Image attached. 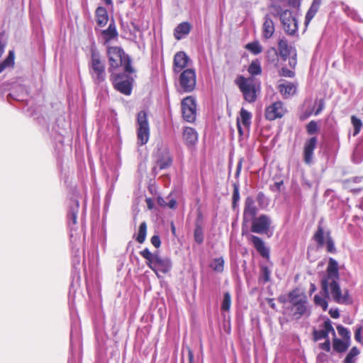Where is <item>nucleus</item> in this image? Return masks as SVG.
I'll use <instances>...</instances> for the list:
<instances>
[{
	"label": "nucleus",
	"mask_w": 363,
	"mask_h": 363,
	"mask_svg": "<svg viewBox=\"0 0 363 363\" xmlns=\"http://www.w3.org/2000/svg\"><path fill=\"white\" fill-rule=\"evenodd\" d=\"M340 279L339 267L337 262L330 257L326 274L320 281L322 292L326 297H329V291L333 300L338 304L349 305L352 303V298L347 289L342 292L338 283Z\"/></svg>",
	"instance_id": "f257e3e1"
},
{
	"label": "nucleus",
	"mask_w": 363,
	"mask_h": 363,
	"mask_svg": "<svg viewBox=\"0 0 363 363\" xmlns=\"http://www.w3.org/2000/svg\"><path fill=\"white\" fill-rule=\"evenodd\" d=\"M106 55L108 60V72H115L121 66L124 67L126 73L132 74L134 69L131 65L130 57L125 54L124 50L118 46H108Z\"/></svg>",
	"instance_id": "f03ea898"
},
{
	"label": "nucleus",
	"mask_w": 363,
	"mask_h": 363,
	"mask_svg": "<svg viewBox=\"0 0 363 363\" xmlns=\"http://www.w3.org/2000/svg\"><path fill=\"white\" fill-rule=\"evenodd\" d=\"M140 255L146 260L147 266L151 269L157 277L158 272L167 274L172 267V261L168 257H162L157 252L152 253L148 248H145L140 252Z\"/></svg>",
	"instance_id": "7ed1b4c3"
},
{
	"label": "nucleus",
	"mask_w": 363,
	"mask_h": 363,
	"mask_svg": "<svg viewBox=\"0 0 363 363\" xmlns=\"http://www.w3.org/2000/svg\"><path fill=\"white\" fill-rule=\"evenodd\" d=\"M288 298L291 306L286 308L288 315L291 320H299L303 315L308 314L307 298L306 296L299 294L298 289L290 291Z\"/></svg>",
	"instance_id": "20e7f679"
},
{
	"label": "nucleus",
	"mask_w": 363,
	"mask_h": 363,
	"mask_svg": "<svg viewBox=\"0 0 363 363\" xmlns=\"http://www.w3.org/2000/svg\"><path fill=\"white\" fill-rule=\"evenodd\" d=\"M235 83L242 92L246 101L253 103L257 100V94L260 91V83L255 77H245L240 75L235 79Z\"/></svg>",
	"instance_id": "39448f33"
},
{
	"label": "nucleus",
	"mask_w": 363,
	"mask_h": 363,
	"mask_svg": "<svg viewBox=\"0 0 363 363\" xmlns=\"http://www.w3.org/2000/svg\"><path fill=\"white\" fill-rule=\"evenodd\" d=\"M89 68V74L94 84L100 85L106 81V65L99 52L91 51Z\"/></svg>",
	"instance_id": "423d86ee"
},
{
	"label": "nucleus",
	"mask_w": 363,
	"mask_h": 363,
	"mask_svg": "<svg viewBox=\"0 0 363 363\" xmlns=\"http://www.w3.org/2000/svg\"><path fill=\"white\" fill-rule=\"evenodd\" d=\"M274 9V16H279L280 21L283 25L284 31L290 35H294L298 30V23L295 17L293 16L292 12L289 9L281 11L280 6H272Z\"/></svg>",
	"instance_id": "0eeeda50"
},
{
	"label": "nucleus",
	"mask_w": 363,
	"mask_h": 363,
	"mask_svg": "<svg viewBox=\"0 0 363 363\" xmlns=\"http://www.w3.org/2000/svg\"><path fill=\"white\" fill-rule=\"evenodd\" d=\"M110 80L116 90L124 95H130L132 92V82L130 77L128 74L112 72L110 74Z\"/></svg>",
	"instance_id": "6e6552de"
},
{
	"label": "nucleus",
	"mask_w": 363,
	"mask_h": 363,
	"mask_svg": "<svg viewBox=\"0 0 363 363\" xmlns=\"http://www.w3.org/2000/svg\"><path fill=\"white\" fill-rule=\"evenodd\" d=\"M137 130L138 143L140 145L146 144L150 138V126L147 120V114L145 111H140L137 116Z\"/></svg>",
	"instance_id": "1a4fd4ad"
},
{
	"label": "nucleus",
	"mask_w": 363,
	"mask_h": 363,
	"mask_svg": "<svg viewBox=\"0 0 363 363\" xmlns=\"http://www.w3.org/2000/svg\"><path fill=\"white\" fill-rule=\"evenodd\" d=\"M179 84L184 92L189 93L194 90L196 84V75L194 69H185L181 72Z\"/></svg>",
	"instance_id": "9d476101"
},
{
	"label": "nucleus",
	"mask_w": 363,
	"mask_h": 363,
	"mask_svg": "<svg viewBox=\"0 0 363 363\" xmlns=\"http://www.w3.org/2000/svg\"><path fill=\"white\" fill-rule=\"evenodd\" d=\"M325 231L323 227L318 224L316 231L314 233L313 239L316 242L318 247H323L326 245V249L328 252L335 253L336 249L335 247L334 241L330 236V232H328L325 235V241L324 240Z\"/></svg>",
	"instance_id": "9b49d317"
},
{
	"label": "nucleus",
	"mask_w": 363,
	"mask_h": 363,
	"mask_svg": "<svg viewBox=\"0 0 363 363\" xmlns=\"http://www.w3.org/2000/svg\"><path fill=\"white\" fill-rule=\"evenodd\" d=\"M183 118L189 123H193L196 117V105L195 99L191 96H186L182 101Z\"/></svg>",
	"instance_id": "f8f14e48"
},
{
	"label": "nucleus",
	"mask_w": 363,
	"mask_h": 363,
	"mask_svg": "<svg viewBox=\"0 0 363 363\" xmlns=\"http://www.w3.org/2000/svg\"><path fill=\"white\" fill-rule=\"evenodd\" d=\"M286 108L282 101H275L266 107L264 117L268 121H274L282 118L286 113Z\"/></svg>",
	"instance_id": "ddd939ff"
},
{
	"label": "nucleus",
	"mask_w": 363,
	"mask_h": 363,
	"mask_svg": "<svg viewBox=\"0 0 363 363\" xmlns=\"http://www.w3.org/2000/svg\"><path fill=\"white\" fill-rule=\"evenodd\" d=\"M250 230L252 233L264 234L269 230L271 225V220L267 215H260L259 217L252 220Z\"/></svg>",
	"instance_id": "4468645a"
},
{
	"label": "nucleus",
	"mask_w": 363,
	"mask_h": 363,
	"mask_svg": "<svg viewBox=\"0 0 363 363\" xmlns=\"http://www.w3.org/2000/svg\"><path fill=\"white\" fill-rule=\"evenodd\" d=\"M258 212V208L255 204L254 199L248 196L245 199V206L243 210V220L245 222H250L256 218Z\"/></svg>",
	"instance_id": "2eb2a0df"
},
{
	"label": "nucleus",
	"mask_w": 363,
	"mask_h": 363,
	"mask_svg": "<svg viewBox=\"0 0 363 363\" xmlns=\"http://www.w3.org/2000/svg\"><path fill=\"white\" fill-rule=\"evenodd\" d=\"M318 143L317 137L313 136L307 139L303 145V161L306 164H311L313 158V151Z\"/></svg>",
	"instance_id": "dca6fc26"
},
{
	"label": "nucleus",
	"mask_w": 363,
	"mask_h": 363,
	"mask_svg": "<svg viewBox=\"0 0 363 363\" xmlns=\"http://www.w3.org/2000/svg\"><path fill=\"white\" fill-rule=\"evenodd\" d=\"M190 61L187 55L183 52H177L173 60V71L174 73H179L185 69Z\"/></svg>",
	"instance_id": "f3484780"
},
{
	"label": "nucleus",
	"mask_w": 363,
	"mask_h": 363,
	"mask_svg": "<svg viewBox=\"0 0 363 363\" xmlns=\"http://www.w3.org/2000/svg\"><path fill=\"white\" fill-rule=\"evenodd\" d=\"M101 34L102 35L104 45L109 43L113 40L117 39L118 37V33L115 22L113 21L111 22L106 29L101 30Z\"/></svg>",
	"instance_id": "a211bd4d"
},
{
	"label": "nucleus",
	"mask_w": 363,
	"mask_h": 363,
	"mask_svg": "<svg viewBox=\"0 0 363 363\" xmlns=\"http://www.w3.org/2000/svg\"><path fill=\"white\" fill-rule=\"evenodd\" d=\"M250 241L262 257L265 259L269 258V250L265 246L264 241L259 237L251 235Z\"/></svg>",
	"instance_id": "6ab92c4d"
},
{
	"label": "nucleus",
	"mask_w": 363,
	"mask_h": 363,
	"mask_svg": "<svg viewBox=\"0 0 363 363\" xmlns=\"http://www.w3.org/2000/svg\"><path fill=\"white\" fill-rule=\"evenodd\" d=\"M183 139L187 146H193L198 140L197 132L193 128L185 127L183 131Z\"/></svg>",
	"instance_id": "aec40b11"
},
{
	"label": "nucleus",
	"mask_w": 363,
	"mask_h": 363,
	"mask_svg": "<svg viewBox=\"0 0 363 363\" xmlns=\"http://www.w3.org/2000/svg\"><path fill=\"white\" fill-rule=\"evenodd\" d=\"M191 29V26L189 22H182L179 23L174 29V36L177 40H181L184 35H188Z\"/></svg>",
	"instance_id": "412c9836"
},
{
	"label": "nucleus",
	"mask_w": 363,
	"mask_h": 363,
	"mask_svg": "<svg viewBox=\"0 0 363 363\" xmlns=\"http://www.w3.org/2000/svg\"><path fill=\"white\" fill-rule=\"evenodd\" d=\"M96 21L99 26H105L108 21L107 10L103 6H99L95 11Z\"/></svg>",
	"instance_id": "4be33fe9"
},
{
	"label": "nucleus",
	"mask_w": 363,
	"mask_h": 363,
	"mask_svg": "<svg viewBox=\"0 0 363 363\" xmlns=\"http://www.w3.org/2000/svg\"><path fill=\"white\" fill-rule=\"evenodd\" d=\"M279 91L284 98L294 96L296 92V86L291 82L280 84L278 85Z\"/></svg>",
	"instance_id": "5701e85b"
},
{
	"label": "nucleus",
	"mask_w": 363,
	"mask_h": 363,
	"mask_svg": "<svg viewBox=\"0 0 363 363\" xmlns=\"http://www.w3.org/2000/svg\"><path fill=\"white\" fill-rule=\"evenodd\" d=\"M275 30L274 24L273 21L268 17H266L262 25V35L264 38L269 39L272 37Z\"/></svg>",
	"instance_id": "b1692460"
},
{
	"label": "nucleus",
	"mask_w": 363,
	"mask_h": 363,
	"mask_svg": "<svg viewBox=\"0 0 363 363\" xmlns=\"http://www.w3.org/2000/svg\"><path fill=\"white\" fill-rule=\"evenodd\" d=\"M173 162V158L169 152L162 153L161 157L157 160V164L160 170L169 168Z\"/></svg>",
	"instance_id": "393cba45"
},
{
	"label": "nucleus",
	"mask_w": 363,
	"mask_h": 363,
	"mask_svg": "<svg viewBox=\"0 0 363 363\" xmlns=\"http://www.w3.org/2000/svg\"><path fill=\"white\" fill-rule=\"evenodd\" d=\"M292 48L288 44L286 39H280L278 43V50L281 57L286 60L290 55Z\"/></svg>",
	"instance_id": "a878e982"
},
{
	"label": "nucleus",
	"mask_w": 363,
	"mask_h": 363,
	"mask_svg": "<svg viewBox=\"0 0 363 363\" xmlns=\"http://www.w3.org/2000/svg\"><path fill=\"white\" fill-rule=\"evenodd\" d=\"M321 0H313L305 17V25L307 26L318 12Z\"/></svg>",
	"instance_id": "bb28decb"
},
{
	"label": "nucleus",
	"mask_w": 363,
	"mask_h": 363,
	"mask_svg": "<svg viewBox=\"0 0 363 363\" xmlns=\"http://www.w3.org/2000/svg\"><path fill=\"white\" fill-rule=\"evenodd\" d=\"M350 345V342L335 337L333 340V350L339 353L345 352Z\"/></svg>",
	"instance_id": "cd10ccee"
},
{
	"label": "nucleus",
	"mask_w": 363,
	"mask_h": 363,
	"mask_svg": "<svg viewBox=\"0 0 363 363\" xmlns=\"http://www.w3.org/2000/svg\"><path fill=\"white\" fill-rule=\"evenodd\" d=\"M240 124L249 129L251 125L252 114L246 109L242 108L240 111Z\"/></svg>",
	"instance_id": "c85d7f7f"
},
{
	"label": "nucleus",
	"mask_w": 363,
	"mask_h": 363,
	"mask_svg": "<svg viewBox=\"0 0 363 363\" xmlns=\"http://www.w3.org/2000/svg\"><path fill=\"white\" fill-rule=\"evenodd\" d=\"M194 238L196 242L201 245L203 242V231L201 223L196 221L195 223V228L194 230Z\"/></svg>",
	"instance_id": "c756f323"
},
{
	"label": "nucleus",
	"mask_w": 363,
	"mask_h": 363,
	"mask_svg": "<svg viewBox=\"0 0 363 363\" xmlns=\"http://www.w3.org/2000/svg\"><path fill=\"white\" fill-rule=\"evenodd\" d=\"M245 48L250 51L252 55H257L260 54L263 48L257 40L249 43L245 45Z\"/></svg>",
	"instance_id": "7c9ffc66"
},
{
	"label": "nucleus",
	"mask_w": 363,
	"mask_h": 363,
	"mask_svg": "<svg viewBox=\"0 0 363 363\" xmlns=\"http://www.w3.org/2000/svg\"><path fill=\"white\" fill-rule=\"evenodd\" d=\"M247 72L251 75L250 77H253L255 75L261 74L262 67L259 60H255L252 61L248 67Z\"/></svg>",
	"instance_id": "2f4dec72"
},
{
	"label": "nucleus",
	"mask_w": 363,
	"mask_h": 363,
	"mask_svg": "<svg viewBox=\"0 0 363 363\" xmlns=\"http://www.w3.org/2000/svg\"><path fill=\"white\" fill-rule=\"evenodd\" d=\"M232 208L235 210L238 207L240 201V185L238 182L233 184Z\"/></svg>",
	"instance_id": "473e14b6"
},
{
	"label": "nucleus",
	"mask_w": 363,
	"mask_h": 363,
	"mask_svg": "<svg viewBox=\"0 0 363 363\" xmlns=\"http://www.w3.org/2000/svg\"><path fill=\"white\" fill-rule=\"evenodd\" d=\"M147 235V223L145 222H143L140 223L138 229V233L137 236L135 237L136 241L142 244L145 242Z\"/></svg>",
	"instance_id": "72a5a7b5"
},
{
	"label": "nucleus",
	"mask_w": 363,
	"mask_h": 363,
	"mask_svg": "<svg viewBox=\"0 0 363 363\" xmlns=\"http://www.w3.org/2000/svg\"><path fill=\"white\" fill-rule=\"evenodd\" d=\"M359 353V350L357 347H353L345 357L344 363H355L356 358Z\"/></svg>",
	"instance_id": "f704fd0d"
},
{
	"label": "nucleus",
	"mask_w": 363,
	"mask_h": 363,
	"mask_svg": "<svg viewBox=\"0 0 363 363\" xmlns=\"http://www.w3.org/2000/svg\"><path fill=\"white\" fill-rule=\"evenodd\" d=\"M324 297H321L319 295L316 294L314 296V303L317 306H320L322 309L325 311L328 309V303L325 295L323 294Z\"/></svg>",
	"instance_id": "c9c22d12"
},
{
	"label": "nucleus",
	"mask_w": 363,
	"mask_h": 363,
	"mask_svg": "<svg viewBox=\"0 0 363 363\" xmlns=\"http://www.w3.org/2000/svg\"><path fill=\"white\" fill-rule=\"evenodd\" d=\"M225 261L223 257H218L213 259L211 267L217 272H223L224 270Z\"/></svg>",
	"instance_id": "e433bc0d"
},
{
	"label": "nucleus",
	"mask_w": 363,
	"mask_h": 363,
	"mask_svg": "<svg viewBox=\"0 0 363 363\" xmlns=\"http://www.w3.org/2000/svg\"><path fill=\"white\" fill-rule=\"evenodd\" d=\"M351 123L354 127V132H353V136L357 135L362 127V121L357 118L355 116H351Z\"/></svg>",
	"instance_id": "4c0bfd02"
},
{
	"label": "nucleus",
	"mask_w": 363,
	"mask_h": 363,
	"mask_svg": "<svg viewBox=\"0 0 363 363\" xmlns=\"http://www.w3.org/2000/svg\"><path fill=\"white\" fill-rule=\"evenodd\" d=\"M231 306V295L229 292L224 293L223 300L221 305V309L225 311H228Z\"/></svg>",
	"instance_id": "58836bf2"
},
{
	"label": "nucleus",
	"mask_w": 363,
	"mask_h": 363,
	"mask_svg": "<svg viewBox=\"0 0 363 363\" xmlns=\"http://www.w3.org/2000/svg\"><path fill=\"white\" fill-rule=\"evenodd\" d=\"M306 130L308 135H312L318 130V125L315 121H311L306 125Z\"/></svg>",
	"instance_id": "ea45409f"
},
{
	"label": "nucleus",
	"mask_w": 363,
	"mask_h": 363,
	"mask_svg": "<svg viewBox=\"0 0 363 363\" xmlns=\"http://www.w3.org/2000/svg\"><path fill=\"white\" fill-rule=\"evenodd\" d=\"M337 330L340 336H341L344 340L350 342V333L347 328L342 325H337Z\"/></svg>",
	"instance_id": "a19ab883"
},
{
	"label": "nucleus",
	"mask_w": 363,
	"mask_h": 363,
	"mask_svg": "<svg viewBox=\"0 0 363 363\" xmlns=\"http://www.w3.org/2000/svg\"><path fill=\"white\" fill-rule=\"evenodd\" d=\"M1 63L5 66V68L13 66L14 64V52L13 50L9 51L8 56Z\"/></svg>",
	"instance_id": "79ce46f5"
},
{
	"label": "nucleus",
	"mask_w": 363,
	"mask_h": 363,
	"mask_svg": "<svg viewBox=\"0 0 363 363\" xmlns=\"http://www.w3.org/2000/svg\"><path fill=\"white\" fill-rule=\"evenodd\" d=\"M313 339L315 341L320 340L321 339H327L328 338V335L326 334V331L324 330H314L313 332Z\"/></svg>",
	"instance_id": "37998d69"
},
{
	"label": "nucleus",
	"mask_w": 363,
	"mask_h": 363,
	"mask_svg": "<svg viewBox=\"0 0 363 363\" xmlns=\"http://www.w3.org/2000/svg\"><path fill=\"white\" fill-rule=\"evenodd\" d=\"M262 272V279H263L264 283L269 281L270 280V271L269 268L266 266L262 267L261 269Z\"/></svg>",
	"instance_id": "c03bdc74"
},
{
	"label": "nucleus",
	"mask_w": 363,
	"mask_h": 363,
	"mask_svg": "<svg viewBox=\"0 0 363 363\" xmlns=\"http://www.w3.org/2000/svg\"><path fill=\"white\" fill-rule=\"evenodd\" d=\"M323 327H324L323 330H324V331H326V334L328 335L330 333H332L334 336L335 335V330L331 324V321L329 319H328L327 320H325L324 322Z\"/></svg>",
	"instance_id": "a18cd8bd"
},
{
	"label": "nucleus",
	"mask_w": 363,
	"mask_h": 363,
	"mask_svg": "<svg viewBox=\"0 0 363 363\" xmlns=\"http://www.w3.org/2000/svg\"><path fill=\"white\" fill-rule=\"evenodd\" d=\"M69 225H76L77 220V213L75 211H71L68 214Z\"/></svg>",
	"instance_id": "49530a36"
},
{
	"label": "nucleus",
	"mask_w": 363,
	"mask_h": 363,
	"mask_svg": "<svg viewBox=\"0 0 363 363\" xmlns=\"http://www.w3.org/2000/svg\"><path fill=\"white\" fill-rule=\"evenodd\" d=\"M280 75L285 77L292 78L295 76V73L286 67H282L280 71Z\"/></svg>",
	"instance_id": "de8ad7c7"
},
{
	"label": "nucleus",
	"mask_w": 363,
	"mask_h": 363,
	"mask_svg": "<svg viewBox=\"0 0 363 363\" xmlns=\"http://www.w3.org/2000/svg\"><path fill=\"white\" fill-rule=\"evenodd\" d=\"M150 242H151L152 245L154 247H155L156 248H159L161 245L160 238L157 235H155L152 236V238L150 239Z\"/></svg>",
	"instance_id": "09e8293b"
},
{
	"label": "nucleus",
	"mask_w": 363,
	"mask_h": 363,
	"mask_svg": "<svg viewBox=\"0 0 363 363\" xmlns=\"http://www.w3.org/2000/svg\"><path fill=\"white\" fill-rule=\"evenodd\" d=\"M319 347L326 352L330 351V342L328 338L325 339L323 343H320Z\"/></svg>",
	"instance_id": "8fccbe9b"
},
{
	"label": "nucleus",
	"mask_w": 363,
	"mask_h": 363,
	"mask_svg": "<svg viewBox=\"0 0 363 363\" xmlns=\"http://www.w3.org/2000/svg\"><path fill=\"white\" fill-rule=\"evenodd\" d=\"M243 162H244V158L243 157H240L239 159L238 162L237 168H236V172H235V177H237V178H238L239 176H240Z\"/></svg>",
	"instance_id": "3c124183"
},
{
	"label": "nucleus",
	"mask_w": 363,
	"mask_h": 363,
	"mask_svg": "<svg viewBox=\"0 0 363 363\" xmlns=\"http://www.w3.org/2000/svg\"><path fill=\"white\" fill-rule=\"evenodd\" d=\"M362 329V326H359L356 328L355 333H354V338H355L356 341H357L359 342H362V335H361Z\"/></svg>",
	"instance_id": "603ef678"
},
{
	"label": "nucleus",
	"mask_w": 363,
	"mask_h": 363,
	"mask_svg": "<svg viewBox=\"0 0 363 363\" xmlns=\"http://www.w3.org/2000/svg\"><path fill=\"white\" fill-rule=\"evenodd\" d=\"M325 102L323 99H320L318 101V107L316 111L314 112V115L317 116L324 109Z\"/></svg>",
	"instance_id": "864d4df0"
},
{
	"label": "nucleus",
	"mask_w": 363,
	"mask_h": 363,
	"mask_svg": "<svg viewBox=\"0 0 363 363\" xmlns=\"http://www.w3.org/2000/svg\"><path fill=\"white\" fill-rule=\"evenodd\" d=\"M329 314L333 318H338L340 317V313L337 308H330Z\"/></svg>",
	"instance_id": "5fc2aeb1"
},
{
	"label": "nucleus",
	"mask_w": 363,
	"mask_h": 363,
	"mask_svg": "<svg viewBox=\"0 0 363 363\" xmlns=\"http://www.w3.org/2000/svg\"><path fill=\"white\" fill-rule=\"evenodd\" d=\"M312 114H313V111H305L299 116V119H300V121H303L306 119H307L309 116H311Z\"/></svg>",
	"instance_id": "6e6d98bb"
},
{
	"label": "nucleus",
	"mask_w": 363,
	"mask_h": 363,
	"mask_svg": "<svg viewBox=\"0 0 363 363\" xmlns=\"http://www.w3.org/2000/svg\"><path fill=\"white\" fill-rule=\"evenodd\" d=\"M189 363H194V353L190 347H187Z\"/></svg>",
	"instance_id": "4d7b16f0"
},
{
	"label": "nucleus",
	"mask_w": 363,
	"mask_h": 363,
	"mask_svg": "<svg viewBox=\"0 0 363 363\" xmlns=\"http://www.w3.org/2000/svg\"><path fill=\"white\" fill-rule=\"evenodd\" d=\"M177 206V201L174 199H171L168 203H167V206L169 208H175Z\"/></svg>",
	"instance_id": "13d9d810"
},
{
	"label": "nucleus",
	"mask_w": 363,
	"mask_h": 363,
	"mask_svg": "<svg viewBox=\"0 0 363 363\" xmlns=\"http://www.w3.org/2000/svg\"><path fill=\"white\" fill-rule=\"evenodd\" d=\"M157 203L162 207H167V203L164 198L159 196L157 199Z\"/></svg>",
	"instance_id": "bf43d9fd"
},
{
	"label": "nucleus",
	"mask_w": 363,
	"mask_h": 363,
	"mask_svg": "<svg viewBox=\"0 0 363 363\" xmlns=\"http://www.w3.org/2000/svg\"><path fill=\"white\" fill-rule=\"evenodd\" d=\"M4 48H5V44L2 41V38L0 37V57L3 55V53L4 52Z\"/></svg>",
	"instance_id": "052dcab7"
},
{
	"label": "nucleus",
	"mask_w": 363,
	"mask_h": 363,
	"mask_svg": "<svg viewBox=\"0 0 363 363\" xmlns=\"http://www.w3.org/2000/svg\"><path fill=\"white\" fill-rule=\"evenodd\" d=\"M237 128H238V131L239 134L240 135H243V130H242V128L241 127V125L240 124V119L239 118H237Z\"/></svg>",
	"instance_id": "680f3d73"
},
{
	"label": "nucleus",
	"mask_w": 363,
	"mask_h": 363,
	"mask_svg": "<svg viewBox=\"0 0 363 363\" xmlns=\"http://www.w3.org/2000/svg\"><path fill=\"white\" fill-rule=\"evenodd\" d=\"M289 64L291 67L294 68L296 67V58H292V59L289 60Z\"/></svg>",
	"instance_id": "e2e57ef3"
},
{
	"label": "nucleus",
	"mask_w": 363,
	"mask_h": 363,
	"mask_svg": "<svg viewBox=\"0 0 363 363\" xmlns=\"http://www.w3.org/2000/svg\"><path fill=\"white\" fill-rule=\"evenodd\" d=\"M315 290H316L315 285L314 284L311 283V286H310L309 294H312L313 292L315 291Z\"/></svg>",
	"instance_id": "0e129e2a"
},
{
	"label": "nucleus",
	"mask_w": 363,
	"mask_h": 363,
	"mask_svg": "<svg viewBox=\"0 0 363 363\" xmlns=\"http://www.w3.org/2000/svg\"><path fill=\"white\" fill-rule=\"evenodd\" d=\"M268 303H269V305L270 306L271 308H272L274 309L275 308V306L276 305H275V303L274 302V299L269 298L268 300Z\"/></svg>",
	"instance_id": "69168bd1"
},
{
	"label": "nucleus",
	"mask_w": 363,
	"mask_h": 363,
	"mask_svg": "<svg viewBox=\"0 0 363 363\" xmlns=\"http://www.w3.org/2000/svg\"><path fill=\"white\" fill-rule=\"evenodd\" d=\"M147 205L149 209L152 208V202L151 199H146Z\"/></svg>",
	"instance_id": "338daca9"
},
{
	"label": "nucleus",
	"mask_w": 363,
	"mask_h": 363,
	"mask_svg": "<svg viewBox=\"0 0 363 363\" xmlns=\"http://www.w3.org/2000/svg\"><path fill=\"white\" fill-rule=\"evenodd\" d=\"M282 184H283V182L282 181L275 183V186H276L277 189H279V190L280 189V187H281V186Z\"/></svg>",
	"instance_id": "774afa93"
}]
</instances>
